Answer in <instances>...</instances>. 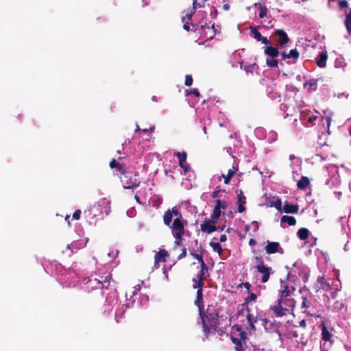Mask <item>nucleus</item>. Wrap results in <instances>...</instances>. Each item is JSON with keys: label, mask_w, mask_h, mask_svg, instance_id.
<instances>
[{"label": "nucleus", "mask_w": 351, "mask_h": 351, "mask_svg": "<svg viewBox=\"0 0 351 351\" xmlns=\"http://www.w3.org/2000/svg\"><path fill=\"white\" fill-rule=\"evenodd\" d=\"M221 210L217 207L216 206L214 207V209H213V215H215V216H217L219 217H220L221 216Z\"/></svg>", "instance_id": "de8ad7c7"}, {"label": "nucleus", "mask_w": 351, "mask_h": 351, "mask_svg": "<svg viewBox=\"0 0 351 351\" xmlns=\"http://www.w3.org/2000/svg\"><path fill=\"white\" fill-rule=\"evenodd\" d=\"M118 254V251H112L108 252V256L111 258H114Z\"/></svg>", "instance_id": "6e6d98bb"}, {"label": "nucleus", "mask_w": 351, "mask_h": 351, "mask_svg": "<svg viewBox=\"0 0 351 351\" xmlns=\"http://www.w3.org/2000/svg\"><path fill=\"white\" fill-rule=\"evenodd\" d=\"M237 330L239 332V337H231L232 341L235 345L236 351H243L242 343L246 339L245 332L242 330L240 328L237 327Z\"/></svg>", "instance_id": "0eeeda50"}, {"label": "nucleus", "mask_w": 351, "mask_h": 351, "mask_svg": "<svg viewBox=\"0 0 351 351\" xmlns=\"http://www.w3.org/2000/svg\"><path fill=\"white\" fill-rule=\"evenodd\" d=\"M192 84H193V78H192L191 75H186L184 84L186 86H190L192 85Z\"/></svg>", "instance_id": "a19ab883"}, {"label": "nucleus", "mask_w": 351, "mask_h": 351, "mask_svg": "<svg viewBox=\"0 0 351 351\" xmlns=\"http://www.w3.org/2000/svg\"><path fill=\"white\" fill-rule=\"evenodd\" d=\"M273 206L279 211L282 209V203L280 199H278L274 204Z\"/></svg>", "instance_id": "37998d69"}, {"label": "nucleus", "mask_w": 351, "mask_h": 351, "mask_svg": "<svg viewBox=\"0 0 351 351\" xmlns=\"http://www.w3.org/2000/svg\"><path fill=\"white\" fill-rule=\"evenodd\" d=\"M197 30L204 38H205L206 40H209L212 39L215 34L219 31V28L216 29L214 24H213L211 27L207 24H201L199 27H196L195 29V31Z\"/></svg>", "instance_id": "39448f33"}, {"label": "nucleus", "mask_w": 351, "mask_h": 351, "mask_svg": "<svg viewBox=\"0 0 351 351\" xmlns=\"http://www.w3.org/2000/svg\"><path fill=\"white\" fill-rule=\"evenodd\" d=\"M309 115L310 114H308V112L306 110H302L301 111V119H302V121H305L306 120H307L308 119V117Z\"/></svg>", "instance_id": "c03bdc74"}, {"label": "nucleus", "mask_w": 351, "mask_h": 351, "mask_svg": "<svg viewBox=\"0 0 351 351\" xmlns=\"http://www.w3.org/2000/svg\"><path fill=\"white\" fill-rule=\"evenodd\" d=\"M332 337L331 333L328 331L327 328L325 326H322V338L323 340L328 341L330 340Z\"/></svg>", "instance_id": "393cba45"}, {"label": "nucleus", "mask_w": 351, "mask_h": 351, "mask_svg": "<svg viewBox=\"0 0 351 351\" xmlns=\"http://www.w3.org/2000/svg\"><path fill=\"white\" fill-rule=\"evenodd\" d=\"M251 33H252V36L257 40V41H260V40L261 39V38L263 37L261 34L256 30V28L254 27H252L251 29Z\"/></svg>", "instance_id": "2f4dec72"}, {"label": "nucleus", "mask_w": 351, "mask_h": 351, "mask_svg": "<svg viewBox=\"0 0 351 351\" xmlns=\"http://www.w3.org/2000/svg\"><path fill=\"white\" fill-rule=\"evenodd\" d=\"M260 42H261L262 43H263L265 45H268L269 43V40H267V38L266 37H263V36L260 40Z\"/></svg>", "instance_id": "13d9d810"}, {"label": "nucleus", "mask_w": 351, "mask_h": 351, "mask_svg": "<svg viewBox=\"0 0 351 351\" xmlns=\"http://www.w3.org/2000/svg\"><path fill=\"white\" fill-rule=\"evenodd\" d=\"M179 164H180V167H181L182 169H184V171L185 172H186V171H189V166L187 164H186V162H182V163H179Z\"/></svg>", "instance_id": "603ef678"}, {"label": "nucleus", "mask_w": 351, "mask_h": 351, "mask_svg": "<svg viewBox=\"0 0 351 351\" xmlns=\"http://www.w3.org/2000/svg\"><path fill=\"white\" fill-rule=\"evenodd\" d=\"M129 306V302L125 304H119L117 294L115 293H112L109 294L106 298V302L104 305V311L110 313L114 309L115 318L117 319L118 317H121Z\"/></svg>", "instance_id": "7ed1b4c3"}, {"label": "nucleus", "mask_w": 351, "mask_h": 351, "mask_svg": "<svg viewBox=\"0 0 351 351\" xmlns=\"http://www.w3.org/2000/svg\"><path fill=\"white\" fill-rule=\"evenodd\" d=\"M288 59L293 58L297 60L299 58V52L296 49H291L289 53H287Z\"/></svg>", "instance_id": "7c9ffc66"}, {"label": "nucleus", "mask_w": 351, "mask_h": 351, "mask_svg": "<svg viewBox=\"0 0 351 351\" xmlns=\"http://www.w3.org/2000/svg\"><path fill=\"white\" fill-rule=\"evenodd\" d=\"M299 326L300 327L305 328L306 327V321L304 319L301 320L299 323Z\"/></svg>", "instance_id": "e2e57ef3"}, {"label": "nucleus", "mask_w": 351, "mask_h": 351, "mask_svg": "<svg viewBox=\"0 0 351 351\" xmlns=\"http://www.w3.org/2000/svg\"><path fill=\"white\" fill-rule=\"evenodd\" d=\"M219 217H217V216H215V215H211V217L210 219H208V221H210V222H211L212 223H213L214 225H216V223L218 222L219 221Z\"/></svg>", "instance_id": "49530a36"}, {"label": "nucleus", "mask_w": 351, "mask_h": 351, "mask_svg": "<svg viewBox=\"0 0 351 351\" xmlns=\"http://www.w3.org/2000/svg\"><path fill=\"white\" fill-rule=\"evenodd\" d=\"M223 8L225 10H228L230 8V5L228 3H226L223 5Z\"/></svg>", "instance_id": "774afa93"}, {"label": "nucleus", "mask_w": 351, "mask_h": 351, "mask_svg": "<svg viewBox=\"0 0 351 351\" xmlns=\"http://www.w3.org/2000/svg\"><path fill=\"white\" fill-rule=\"evenodd\" d=\"M220 210L226 209L228 207V203L225 201H221L220 199H217L216 201V205Z\"/></svg>", "instance_id": "72a5a7b5"}, {"label": "nucleus", "mask_w": 351, "mask_h": 351, "mask_svg": "<svg viewBox=\"0 0 351 351\" xmlns=\"http://www.w3.org/2000/svg\"><path fill=\"white\" fill-rule=\"evenodd\" d=\"M88 282L90 284V285L92 286V288H97V285H101V287H106V284L107 285H109V282L107 281V280H104V282L99 280H97V279H91L88 281Z\"/></svg>", "instance_id": "aec40b11"}, {"label": "nucleus", "mask_w": 351, "mask_h": 351, "mask_svg": "<svg viewBox=\"0 0 351 351\" xmlns=\"http://www.w3.org/2000/svg\"><path fill=\"white\" fill-rule=\"evenodd\" d=\"M140 289H141V286L138 285L134 287L133 291L131 293L127 292L125 293L126 299L128 300V297L132 298L133 295L137 294L138 293V291H140Z\"/></svg>", "instance_id": "c85d7f7f"}, {"label": "nucleus", "mask_w": 351, "mask_h": 351, "mask_svg": "<svg viewBox=\"0 0 351 351\" xmlns=\"http://www.w3.org/2000/svg\"><path fill=\"white\" fill-rule=\"evenodd\" d=\"M176 156L179 160V163L186 162V153L185 152H176Z\"/></svg>", "instance_id": "cd10ccee"}, {"label": "nucleus", "mask_w": 351, "mask_h": 351, "mask_svg": "<svg viewBox=\"0 0 351 351\" xmlns=\"http://www.w3.org/2000/svg\"><path fill=\"white\" fill-rule=\"evenodd\" d=\"M299 210V206L297 204H290L285 202L283 206V211L286 213H297Z\"/></svg>", "instance_id": "4468645a"}, {"label": "nucleus", "mask_w": 351, "mask_h": 351, "mask_svg": "<svg viewBox=\"0 0 351 351\" xmlns=\"http://www.w3.org/2000/svg\"><path fill=\"white\" fill-rule=\"evenodd\" d=\"M237 196H238V204H245V197L243 195L241 191H240V193L237 195Z\"/></svg>", "instance_id": "79ce46f5"}, {"label": "nucleus", "mask_w": 351, "mask_h": 351, "mask_svg": "<svg viewBox=\"0 0 351 351\" xmlns=\"http://www.w3.org/2000/svg\"><path fill=\"white\" fill-rule=\"evenodd\" d=\"M274 36L276 37V41L280 47H283L289 41L287 34L282 30H276Z\"/></svg>", "instance_id": "6e6552de"}, {"label": "nucleus", "mask_w": 351, "mask_h": 351, "mask_svg": "<svg viewBox=\"0 0 351 351\" xmlns=\"http://www.w3.org/2000/svg\"><path fill=\"white\" fill-rule=\"evenodd\" d=\"M256 244V241L253 239H251L249 241V245L253 246Z\"/></svg>", "instance_id": "338daca9"}, {"label": "nucleus", "mask_w": 351, "mask_h": 351, "mask_svg": "<svg viewBox=\"0 0 351 351\" xmlns=\"http://www.w3.org/2000/svg\"><path fill=\"white\" fill-rule=\"evenodd\" d=\"M281 226L284 227L283 223H287L289 226H294L296 220L294 217L283 215L280 219Z\"/></svg>", "instance_id": "dca6fc26"}, {"label": "nucleus", "mask_w": 351, "mask_h": 351, "mask_svg": "<svg viewBox=\"0 0 351 351\" xmlns=\"http://www.w3.org/2000/svg\"><path fill=\"white\" fill-rule=\"evenodd\" d=\"M298 236L301 240L306 239L309 236V231L307 228H302L298 231Z\"/></svg>", "instance_id": "4be33fe9"}, {"label": "nucleus", "mask_w": 351, "mask_h": 351, "mask_svg": "<svg viewBox=\"0 0 351 351\" xmlns=\"http://www.w3.org/2000/svg\"><path fill=\"white\" fill-rule=\"evenodd\" d=\"M200 317L203 324L204 334L208 337L210 330H215L218 324V316L216 313H210L205 317L202 313V316Z\"/></svg>", "instance_id": "20e7f679"}, {"label": "nucleus", "mask_w": 351, "mask_h": 351, "mask_svg": "<svg viewBox=\"0 0 351 351\" xmlns=\"http://www.w3.org/2000/svg\"><path fill=\"white\" fill-rule=\"evenodd\" d=\"M265 250L267 254H274L276 252L283 253L282 250L277 242H268L265 246Z\"/></svg>", "instance_id": "9d476101"}, {"label": "nucleus", "mask_w": 351, "mask_h": 351, "mask_svg": "<svg viewBox=\"0 0 351 351\" xmlns=\"http://www.w3.org/2000/svg\"><path fill=\"white\" fill-rule=\"evenodd\" d=\"M257 271L263 274L261 282L265 283L268 281L269 276L273 273L271 267L266 266L263 262L256 267Z\"/></svg>", "instance_id": "423d86ee"}, {"label": "nucleus", "mask_w": 351, "mask_h": 351, "mask_svg": "<svg viewBox=\"0 0 351 351\" xmlns=\"http://www.w3.org/2000/svg\"><path fill=\"white\" fill-rule=\"evenodd\" d=\"M116 168L117 169L118 171H119L122 173H123L125 172L124 167L119 162L117 165Z\"/></svg>", "instance_id": "5fc2aeb1"}, {"label": "nucleus", "mask_w": 351, "mask_h": 351, "mask_svg": "<svg viewBox=\"0 0 351 351\" xmlns=\"http://www.w3.org/2000/svg\"><path fill=\"white\" fill-rule=\"evenodd\" d=\"M307 306H308L306 305V298H303V302L302 304V308H306Z\"/></svg>", "instance_id": "69168bd1"}, {"label": "nucleus", "mask_w": 351, "mask_h": 351, "mask_svg": "<svg viewBox=\"0 0 351 351\" xmlns=\"http://www.w3.org/2000/svg\"><path fill=\"white\" fill-rule=\"evenodd\" d=\"M310 182L307 177L302 176L301 180H300L298 182V187L300 189H304L308 186Z\"/></svg>", "instance_id": "5701e85b"}, {"label": "nucleus", "mask_w": 351, "mask_h": 351, "mask_svg": "<svg viewBox=\"0 0 351 351\" xmlns=\"http://www.w3.org/2000/svg\"><path fill=\"white\" fill-rule=\"evenodd\" d=\"M255 323H248V326L247 327V330L249 331L250 333L252 332H254L256 329L254 326Z\"/></svg>", "instance_id": "8fccbe9b"}, {"label": "nucleus", "mask_w": 351, "mask_h": 351, "mask_svg": "<svg viewBox=\"0 0 351 351\" xmlns=\"http://www.w3.org/2000/svg\"><path fill=\"white\" fill-rule=\"evenodd\" d=\"M139 183H140L139 182H135L131 185H124L123 188L126 189H134L139 186Z\"/></svg>", "instance_id": "a18cd8bd"}, {"label": "nucleus", "mask_w": 351, "mask_h": 351, "mask_svg": "<svg viewBox=\"0 0 351 351\" xmlns=\"http://www.w3.org/2000/svg\"><path fill=\"white\" fill-rule=\"evenodd\" d=\"M328 126L329 127L332 121V119L330 116H326L325 117Z\"/></svg>", "instance_id": "052dcab7"}, {"label": "nucleus", "mask_w": 351, "mask_h": 351, "mask_svg": "<svg viewBox=\"0 0 351 351\" xmlns=\"http://www.w3.org/2000/svg\"><path fill=\"white\" fill-rule=\"evenodd\" d=\"M227 240V237L226 234H221L219 238L220 242H224Z\"/></svg>", "instance_id": "680f3d73"}, {"label": "nucleus", "mask_w": 351, "mask_h": 351, "mask_svg": "<svg viewBox=\"0 0 351 351\" xmlns=\"http://www.w3.org/2000/svg\"><path fill=\"white\" fill-rule=\"evenodd\" d=\"M191 255L198 261V262L200 263L201 266H203L204 267V261L203 260V258L202 256V255L200 254H193V253H191Z\"/></svg>", "instance_id": "e433bc0d"}, {"label": "nucleus", "mask_w": 351, "mask_h": 351, "mask_svg": "<svg viewBox=\"0 0 351 351\" xmlns=\"http://www.w3.org/2000/svg\"><path fill=\"white\" fill-rule=\"evenodd\" d=\"M317 118V117L316 115H314V114H311V115H309L308 117V119L306 120L308 121V124H307V126H309V125H313L314 123V121L316 120Z\"/></svg>", "instance_id": "58836bf2"}, {"label": "nucleus", "mask_w": 351, "mask_h": 351, "mask_svg": "<svg viewBox=\"0 0 351 351\" xmlns=\"http://www.w3.org/2000/svg\"><path fill=\"white\" fill-rule=\"evenodd\" d=\"M207 271V266L204 264V267L201 266V270L199 273L196 276L197 279L202 280L205 278V273Z\"/></svg>", "instance_id": "c756f323"}, {"label": "nucleus", "mask_w": 351, "mask_h": 351, "mask_svg": "<svg viewBox=\"0 0 351 351\" xmlns=\"http://www.w3.org/2000/svg\"><path fill=\"white\" fill-rule=\"evenodd\" d=\"M247 323H256L257 317L254 316L252 314L247 313Z\"/></svg>", "instance_id": "4c0bfd02"}, {"label": "nucleus", "mask_w": 351, "mask_h": 351, "mask_svg": "<svg viewBox=\"0 0 351 351\" xmlns=\"http://www.w3.org/2000/svg\"><path fill=\"white\" fill-rule=\"evenodd\" d=\"M87 242L88 239H86L85 240L77 241L72 243L71 244H68L66 245V248L71 249L73 252H76L77 250L84 247Z\"/></svg>", "instance_id": "9b49d317"}, {"label": "nucleus", "mask_w": 351, "mask_h": 351, "mask_svg": "<svg viewBox=\"0 0 351 351\" xmlns=\"http://www.w3.org/2000/svg\"><path fill=\"white\" fill-rule=\"evenodd\" d=\"M200 229L203 232L210 234L217 230L216 225H214L210 221L205 219L200 225Z\"/></svg>", "instance_id": "1a4fd4ad"}, {"label": "nucleus", "mask_w": 351, "mask_h": 351, "mask_svg": "<svg viewBox=\"0 0 351 351\" xmlns=\"http://www.w3.org/2000/svg\"><path fill=\"white\" fill-rule=\"evenodd\" d=\"M266 64L269 67H277L278 62L275 58H267L266 59Z\"/></svg>", "instance_id": "bb28decb"}, {"label": "nucleus", "mask_w": 351, "mask_h": 351, "mask_svg": "<svg viewBox=\"0 0 351 351\" xmlns=\"http://www.w3.org/2000/svg\"><path fill=\"white\" fill-rule=\"evenodd\" d=\"M187 94H193L196 97H199V93L197 88L191 89L189 92H187Z\"/></svg>", "instance_id": "3c124183"}, {"label": "nucleus", "mask_w": 351, "mask_h": 351, "mask_svg": "<svg viewBox=\"0 0 351 351\" xmlns=\"http://www.w3.org/2000/svg\"><path fill=\"white\" fill-rule=\"evenodd\" d=\"M246 228H251L252 229L254 232H256L258 229V223L257 221H252L250 225H249L248 226L246 227Z\"/></svg>", "instance_id": "ea45409f"}, {"label": "nucleus", "mask_w": 351, "mask_h": 351, "mask_svg": "<svg viewBox=\"0 0 351 351\" xmlns=\"http://www.w3.org/2000/svg\"><path fill=\"white\" fill-rule=\"evenodd\" d=\"M264 52L270 58H276L279 54L278 49L271 46L266 47Z\"/></svg>", "instance_id": "f3484780"}, {"label": "nucleus", "mask_w": 351, "mask_h": 351, "mask_svg": "<svg viewBox=\"0 0 351 351\" xmlns=\"http://www.w3.org/2000/svg\"><path fill=\"white\" fill-rule=\"evenodd\" d=\"M345 25L348 33L351 34V8L349 13L346 16Z\"/></svg>", "instance_id": "a878e982"}, {"label": "nucleus", "mask_w": 351, "mask_h": 351, "mask_svg": "<svg viewBox=\"0 0 351 351\" xmlns=\"http://www.w3.org/2000/svg\"><path fill=\"white\" fill-rule=\"evenodd\" d=\"M281 289L277 304L272 306V310L277 317H281L285 315L287 312L291 311L295 304V300L291 298L295 289L284 285L282 280Z\"/></svg>", "instance_id": "f03ea898"}, {"label": "nucleus", "mask_w": 351, "mask_h": 351, "mask_svg": "<svg viewBox=\"0 0 351 351\" xmlns=\"http://www.w3.org/2000/svg\"><path fill=\"white\" fill-rule=\"evenodd\" d=\"M210 245L212 247L213 251L220 254L221 251V247L219 243L210 242Z\"/></svg>", "instance_id": "f704fd0d"}, {"label": "nucleus", "mask_w": 351, "mask_h": 351, "mask_svg": "<svg viewBox=\"0 0 351 351\" xmlns=\"http://www.w3.org/2000/svg\"><path fill=\"white\" fill-rule=\"evenodd\" d=\"M265 138L267 139L269 143L275 142L278 138V134L275 131H269L266 134Z\"/></svg>", "instance_id": "412c9836"}, {"label": "nucleus", "mask_w": 351, "mask_h": 351, "mask_svg": "<svg viewBox=\"0 0 351 351\" xmlns=\"http://www.w3.org/2000/svg\"><path fill=\"white\" fill-rule=\"evenodd\" d=\"M195 305L199 308V315L202 316V312L203 311V295H202V289H197V297L195 301Z\"/></svg>", "instance_id": "ddd939ff"}, {"label": "nucleus", "mask_w": 351, "mask_h": 351, "mask_svg": "<svg viewBox=\"0 0 351 351\" xmlns=\"http://www.w3.org/2000/svg\"><path fill=\"white\" fill-rule=\"evenodd\" d=\"M237 171V168H235L234 167H232V169L228 170V174H222L221 177H222L224 179V183L226 184H228L230 182V180L233 177L236 171Z\"/></svg>", "instance_id": "a211bd4d"}, {"label": "nucleus", "mask_w": 351, "mask_h": 351, "mask_svg": "<svg viewBox=\"0 0 351 351\" xmlns=\"http://www.w3.org/2000/svg\"><path fill=\"white\" fill-rule=\"evenodd\" d=\"M243 205L244 204H239L238 211L239 213H243L245 210V207Z\"/></svg>", "instance_id": "bf43d9fd"}, {"label": "nucleus", "mask_w": 351, "mask_h": 351, "mask_svg": "<svg viewBox=\"0 0 351 351\" xmlns=\"http://www.w3.org/2000/svg\"><path fill=\"white\" fill-rule=\"evenodd\" d=\"M80 214L81 211L80 210H76L73 215V218L76 220L79 219L80 217Z\"/></svg>", "instance_id": "864d4df0"}, {"label": "nucleus", "mask_w": 351, "mask_h": 351, "mask_svg": "<svg viewBox=\"0 0 351 351\" xmlns=\"http://www.w3.org/2000/svg\"><path fill=\"white\" fill-rule=\"evenodd\" d=\"M280 56H281V57H282V58L283 60L288 59V56H287V53L286 52H281L280 53Z\"/></svg>", "instance_id": "0e129e2a"}, {"label": "nucleus", "mask_w": 351, "mask_h": 351, "mask_svg": "<svg viewBox=\"0 0 351 351\" xmlns=\"http://www.w3.org/2000/svg\"><path fill=\"white\" fill-rule=\"evenodd\" d=\"M163 222L165 226H169L171 229L172 236L175 239V245L180 246L187 221L183 218L179 210L176 207H173L165 212Z\"/></svg>", "instance_id": "f257e3e1"}, {"label": "nucleus", "mask_w": 351, "mask_h": 351, "mask_svg": "<svg viewBox=\"0 0 351 351\" xmlns=\"http://www.w3.org/2000/svg\"><path fill=\"white\" fill-rule=\"evenodd\" d=\"M348 5V3L346 0H340L339 1V6L341 8H347Z\"/></svg>", "instance_id": "09e8293b"}, {"label": "nucleus", "mask_w": 351, "mask_h": 351, "mask_svg": "<svg viewBox=\"0 0 351 351\" xmlns=\"http://www.w3.org/2000/svg\"><path fill=\"white\" fill-rule=\"evenodd\" d=\"M168 256L167 252L165 250H160L155 255V265L160 262L165 261V258Z\"/></svg>", "instance_id": "2eb2a0df"}, {"label": "nucleus", "mask_w": 351, "mask_h": 351, "mask_svg": "<svg viewBox=\"0 0 351 351\" xmlns=\"http://www.w3.org/2000/svg\"><path fill=\"white\" fill-rule=\"evenodd\" d=\"M317 282L320 284L319 288L326 291H328L330 289V284L326 280H325L324 277H319Z\"/></svg>", "instance_id": "b1692460"}, {"label": "nucleus", "mask_w": 351, "mask_h": 351, "mask_svg": "<svg viewBox=\"0 0 351 351\" xmlns=\"http://www.w3.org/2000/svg\"><path fill=\"white\" fill-rule=\"evenodd\" d=\"M267 8L264 5H261L259 7V13H258L259 18L263 19V17H265L267 14Z\"/></svg>", "instance_id": "c9c22d12"}, {"label": "nucleus", "mask_w": 351, "mask_h": 351, "mask_svg": "<svg viewBox=\"0 0 351 351\" xmlns=\"http://www.w3.org/2000/svg\"><path fill=\"white\" fill-rule=\"evenodd\" d=\"M327 59L328 54L326 51H322L315 59L317 65L320 68H324L326 65Z\"/></svg>", "instance_id": "f8f14e48"}, {"label": "nucleus", "mask_w": 351, "mask_h": 351, "mask_svg": "<svg viewBox=\"0 0 351 351\" xmlns=\"http://www.w3.org/2000/svg\"><path fill=\"white\" fill-rule=\"evenodd\" d=\"M193 282H194L193 288L200 289V290L202 289V287H203L202 280L197 279V278L196 277V278H193Z\"/></svg>", "instance_id": "473e14b6"}, {"label": "nucleus", "mask_w": 351, "mask_h": 351, "mask_svg": "<svg viewBox=\"0 0 351 351\" xmlns=\"http://www.w3.org/2000/svg\"><path fill=\"white\" fill-rule=\"evenodd\" d=\"M118 164V162L116 161L115 159H113L110 162V167L111 168H116V166Z\"/></svg>", "instance_id": "4d7b16f0"}, {"label": "nucleus", "mask_w": 351, "mask_h": 351, "mask_svg": "<svg viewBox=\"0 0 351 351\" xmlns=\"http://www.w3.org/2000/svg\"><path fill=\"white\" fill-rule=\"evenodd\" d=\"M317 80H310L304 84V87L307 88L308 90H315L317 87Z\"/></svg>", "instance_id": "6ab92c4d"}]
</instances>
